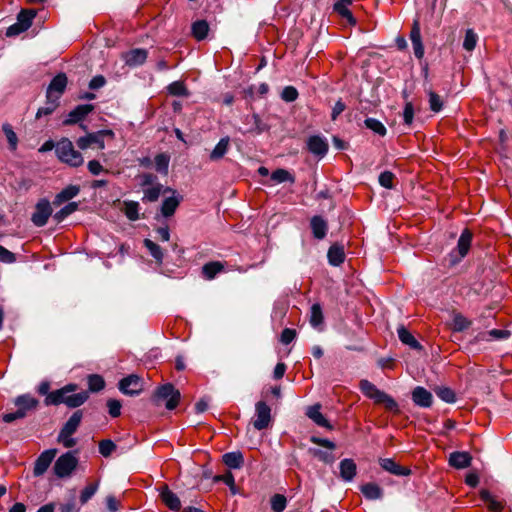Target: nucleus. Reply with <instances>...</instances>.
<instances>
[{"mask_svg":"<svg viewBox=\"0 0 512 512\" xmlns=\"http://www.w3.org/2000/svg\"><path fill=\"white\" fill-rule=\"evenodd\" d=\"M340 478L345 482H351L357 474V465L353 459L345 458L339 464Z\"/></svg>","mask_w":512,"mask_h":512,"instance_id":"obj_19","label":"nucleus"},{"mask_svg":"<svg viewBox=\"0 0 512 512\" xmlns=\"http://www.w3.org/2000/svg\"><path fill=\"white\" fill-rule=\"evenodd\" d=\"M169 94L173 96H188V90L185 84L181 81H174L168 87Z\"/></svg>","mask_w":512,"mask_h":512,"instance_id":"obj_49","label":"nucleus"},{"mask_svg":"<svg viewBox=\"0 0 512 512\" xmlns=\"http://www.w3.org/2000/svg\"><path fill=\"white\" fill-rule=\"evenodd\" d=\"M328 261L333 266H339L345 260L344 248L341 245H332L327 253Z\"/></svg>","mask_w":512,"mask_h":512,"instance_id":"obj_31","label":"nucleus"},{"mask_svg":"<svg viewBox=\"0 0 512 512\" xmlns=\"http://www.w3.org/2000/svg\"><path fill=\"white\" fill-rule=\"evenodd\" d=\"M309 452L320 461L326 464H332L335 461V457L331 452L323 451L317 448H310Z\"/></svg>","mask_w":512,"mask_h":512,"instance_id":"obj_51","label":"nucleus"},{"mask_svg":"<svg viewBox=\"0 0 512 512\" xmlns=\"http://www.w3.org/2000/svg\"><path fill=\"white\" fill-rule=\"evenodd\" d=\"M14 404L17 410L23 413V417L25 418L30 411L37 409L39 401L30 394H22L15 398Z\"/></svg>","mask_w":512,"mask_h":512,"instance_id":"obj_14","label":"nucleus"},{"mask_svg":"<svg viewBox=\"0 0 512 512\" xmlns=\"http://www.w3.org/2000/svg\"><path fill=\"white\" fill-rule=\"evenodd\" d=\"M83 418L82 410H76L67 422L61 428L57 441L66 448H72L76 445V439L72 435L77 431Z\"/></svg>","mask_w":512,"mask_h":512,"instance_id":"obj_3","label":"nucleus"},{"mask_svg":"<svg viewBox=\"0 0 512 512\" xmlns=\"http://www.w3.org/2000/svg\"><path fill=\"white\" fill-rule=\"evenodd\" d=\"M471 241H472V233L468 229H465L461 233V235L458 239V243H457L456 250L459 254V259H461L467 255L470 245H471Z\"/></svg>","mask_w":512,"mask_h":512,"instance_id":"obj_30","label":"nucleus"},{"mask_svg":"<svg viewBox=\"0 0 512 512\" xmlns=\"http://www.w3.org/2000/svg\"><path fill=\"white\" fill-rule=\"evenodd\" d=\"M107 407H108L109 415L111 417L116 418V417L120 416L122 405L119 400L109 399L107 401Z\"/></svg>","mask_w":512,"mask_h":512,"instance_id":"obj_62","label":"nucleus"},{"mask_svg":"<svg viewBox=\"0 0 512 512\" xmlns=\"http://www.w3.org/2000/svg\"><path fill=\"white\" fill-rule=\"evenodd\" d=\"M298 91L294 86H286L282 90L281 98L286 102H293L298 98Z\"/></svg>","mask_w":512,"mask_h":512,"instance_id":"obj_61","label":"nucleus"},{"mask_svg":"<svg viewBox=\"0 0 512 512\" xmlns=\"http://www.w3.org/2000/svg\"><path fill=\"white\" fill-rule=\"evenodd\" d=\"M180 397L179 390L173 384L166 383L157 388L153 395V401L156 405H160L161 402L165 401V407L168 410H173L179 404Z\"/></svg>","mask_w":512,"mask_h":512,"instance_id":"obj_4","label":"nucleus"},{"mask_svg":"<svg viewBox=\"0 0 512 512\" xmlns=\"http://www.w3.org/2000/svg\"><path fill=\"white\" fill-rule=\"evenodd\" d=\"M78 209L77 202H70L54 214V219L59 223Z\"/></svg>","mask_w":512,"mask_h":512,"instance_id":"obj_44","label":"nucleus"},{"mask_svg":"<svg viewBox=\"0 0 512 512\" xmlns=\"http://www.w3.org/2000/svg\"><path fill=\"white\" fill-rule=\"evenodd\" d=\"M36 16V11L33 10V9H22L18 16H17V21L23 26L25 27V30L27 31L31 25H32V21L33 19L35 18Z\"/></svg>","mask_w":512,"mask_h":512,"instance_id":"obj_40","label":"nucleus"},{"mask_svg":"<svg viewBox=\"0 0 512 512\" xmlns=\"http://www.w3.org/2000/svg\"><path fill=\"white\" fill-rule=\"evenodd\" d=\"M77 388V384L69 383L60 389L51 391L48 397H45L44 403L46 406L65 404L71 409L78 408L88 400L89 392L81 391L75 393Z\"/></svg>","mask_w":512,"mask_h":512,"instance_id":"obj_1","label":"nucleus"},{"mask_svg":"<svg viewBox=\"0 0 512 512\" xmlns=\"http://www.w3.org/2000/svg\"><path fill=\"white\" fill-rule=\"evenodd\" d=\"M144 246L148 249L150 255L156 260L158 264H162L164 253L162 248L150 239L144 240Z\"/></svg>","mask_w":512,"mask_h":512,"instance_id":"obj_39","label":"nucleus"},{"mask_svg":"<svg viewBox=\"0 0 512 512\" xmlns=\"http://www.w3.org/2000/svg\"><path fill=\"white\" fill-rule=\"evenodd\" d=\"M229 147L230 138L228 136L221 138L214 149L211 151L209 159L213 162L221 160L228 152Z\"/></svg>","mask_w":512,"mask_h":512,"instance_id":"obj_27","label":"nucleus"},{"mask_svg":"<svg viewBox=\"0 0 512 512\" xmlns=\"http://www.w3.org/2000/svg\"><path fill=\"white\" fill-rule=\"evenodd\" d=\"M116 450V444L110 439H104L99 442V453L103 457H109Z\"/></svg>","mask_w":512,"mask_h":512,"instance_id":"obj_53","label":"nucleus"},{"mask_svg":"<svg viewBox=\"0 0 512 512\" xmlns=\"http://www.w3.org/2000/svg\"><path fill=\"white\" fill-rule=\"evenodd\" d=\"M114 133L111 130H100L93 133H88L87 135L80 137L76 144L79 149L85 150L87 148L92 147L93 145H97L99 149L105 148L104 137L105 136H113Z\"/></svg>","mask_w":512,"mask_h":512,"instance_id":"obj_6","label":"nucleus"},{"mask_svg":"<svg viewBox=\"0 0 512 512\" xmlns=\"http://www.w3.org/2000/svg\"><path fill=\"white\" fill-rule=\"evenodd\" d=\"M98 483L88 484L81 492L80 502L82 505L86 504L97 492Z\"/></svg>","mask_w":512,"mask_h":512,"instance_id":"obj_55","label":"nucleus"},{"mask_svg":"<svg viewBox=\"0 0 512 512\" xmlns=\"http://www.w3.org/2000/svg\"><path fill=\"white\" fill-rule=\"evenodd\" d=\"M160 497L163 503L171 510L178 511L181 508V501L179 497L172 492L167 485H164L160 492Z\"/></svg>","mask_w":512,"mask_h":512,"instance_id":"obj_21","label":"nucleus"},{"mask_svg":"<svg viewBox=\"0 0 512 512\" xmlns=\"http://www.w3.org/2000/svg\"><path fill=\"white\" fill-rule=\"evenodd\" d=\"M256 419L253 421V426L256 430L266 429L271 422V408L264 401H259L255 405Z\"/></svg>","mask_w":512,"mask_h":512,"instance_id":"obj_7","label":"nucleus"},{"mask_svg":"<svg viewBox=\"0 0 512 512\" xmlns=\"http://www.w3.org/2000/svg\"><path fill=\"white\" fill-rule=\"evenodd\" d=\"M224 270V265L219 261H211L203 265L202 276L206 280H213L217 274Z\"/></svg>","mask_w":512,"mask_h":512,"instance_id":"obj_33","label":"nucleus"},{"mask_svg":"<svg viewBox=\"0 0 512 512\" xmlns=\"http://www.w3.org/2000/svg\"><path fill=\"white\" fill-rule=\"evenodd\" d=\"M94 110V105L92 104H82L76 106L70 113L68 117L63 121L64 125H72L79 123L82 121L89 113Z\"/></svg>","mask_w":512,"mask_h":512,"instance_id":"obj_15","label":"nucleus"},{"mask_svg":"<svg viewBox=\"0 0 512 512\" xmlns=\"http://www.w3.org/2000/svg\"><path fill=\"white\" fill-rule=\"evenodd\" d=\"M351 4L352 0H337L334 3L333 9L341 17L345 18L350 25H355L356 19L354 18L352 12L348 9V6H350Z\"/></svg>","mask_w":512,"mask_h":512,"instance_id":"obj_26","label":"nucleus"},{"mask_svg":"<svg viewBox=\"0 0 512 512\" xmlns=\"http://www.w3.org/2000/svg\"><path fill=\"white\" fill-rule=\"evenodd\" d=\"M429 107L433 112H439L443 107V102L438 94L429 91Z\"/></svg>","mask_w":512,"mask_h":512,"instance_id":"obj_60","label":"nucleus"},{"mask_svg":"<svg viewBox=\"0 0 512 512\" xmlns=\"http://www.w3.org/2000/svg\"><path fill=\"white\" fill-rule=\"evenodd\" d=\"M472 322L461 313L453 315L452 329L456 332H462L471 326Z\"/></svg>","mask_w":512,"mask_h":512,"instance_id":"obj_42","label":"nucleus"},{"mask_svg":"<svg viewBox=\"0 0 512 512\" xmlns=\"http://www.w3.org/2000/svg\"><path fill=\"white\" fill-rule=\"evenodd\" d=\"M164 191L163 185L160 183H156L153 186L147 187L143 189V201L155 202L158 200L160 194Z\"/></svg>","mask_w":512,"mask_h":512,"instance_id":"obj_36","label":"nucleus"},{"mask_svg":"<svg viewBox=\"0 0 512 512\" xmlns=\"http://www.w3.org/2000/svg\"><path fill=\"white\" fill-rule=\"evenodd\" d=\"M56 155L61 162L70 167H80L84 163L82 154L75 150L68 138H62L56 143Z\"/></svg>","mask_w":512,"mask_h":512,"instance_id":"obj_2","label":"nucleus"},{"mask_svg":"<svg viewBox=\"0 0 512 512\" xmlns=\"http://www.w3.org/2000/svg\"><path fill=\"white\" fill-rule=\"evenodd\" d=\"M87 168L89 172L94 176H97L102 172H108V170L104 169V167L98 160H90L87 164Z\"/></svg>","mask_w":512,"mask_h":512,"instance_id":"obj_63","label":"nucleus"},{"mask_svg":"<svg viewBox=\"0 0 512 512\" xmlns=\"http://www.w3.org/2000/svg\"><path fill=\"white\" fill-rule=\"evenodd\" d=\"M271 179L273 181H275L276 183H282V182H286V181H290V182L294 181V178L292 177L290 172L285 169H281V168L272 172Z\"/></svg>","mask_w":512,"mask_h":512,"instance_id":"obj_56","label":"nucleus"},{"mask_svg":"<svg viewBox=\"0 0 512 512\" xmlns=\"http://www.w3.org/2000/svg\"><path fill=\"white\" fill-rule=\"evenodd\" d=\"M167 192H171L173 194V196L165 198L161 205V214L166 218L174 215L177 207L179 206V204L182 200L181 196H176V191L173 190L172 188H170V187L164 188L163 193H167Z\"/></svg>","mask_w":512,"mask_h":512,"instance_id":"obj_13","label":"nucleus"},{"mask_svg":"<svg viewBox=\"0 0 512 512\" xmlns=\"http://www.w3.org/2000/svg\"><path fill=\"white\" fill-rule=\"evenodd\" d=\"M380 466L387 472L396 476H408L411 470L396 463L392 458H380Z\"/></svg>","mask_w":512,"mask_h":512,"instance_id":"obj_17","label":"nucleus"},{"mask_svg":"<svg viewBox=\"0 0 512 512\" xmlns=\"http://www.w3.org/2000/svg\"><path fill=\"white\" fill-rule=\"evenodd\" d=\"M412 400L415 405L428 408L432 405L433 396L431 392L421 386H417L412 391Z\"/></svg>","mask_w":512,"mask_h":512,"instance_id":"obj_18","label":"nucleus"},{"mask_svg":"<svg viewBox=\"0 0 512 512\" xmlns=\"http://www.w3.org/2000/svg\"><path fill=\"white\" fill-rule=\"evenodd\" d=\"M118 388L123 394L134 396L143 390V382L139 376L131 374L119 381Z\"/></svg>","mask_w":512,"mask_h":512,"instance_id":"obj_8","label":"nucleus"},{"mask_svg":"<svg viewBox=\"0 0 512 512\" xmlns=\"http://www.w3.org/2000/svg\"><path fill=\"white\" fill-rule=\"evenodd\" d=\"M56 453V449H48L39 455V457L35 461L33 469L34 476H41L47 471L53 459L55 458Z\"/></svg>","mask_w":512,"mask_h":512,"instance_id":"obj_12","label":"nucleus"},{"mask_svg":"<svg viewBox=\"0 0 512 512\" xmlns=\"http://www.w3.org/2000/svg\"><path fill=\"white\" fill-rule=\"evenodd\" d=\"M192 35L198 40H204L209 32V24L206 20H197L192 24Z\"/></svg>","mask_w":512,"mask_h":512,"instance_id":"obj_35","label":"nucleus"},{"mask_svg":"<svg viewBox=\"0 0 512 512\" xmlns=\"http://www.w3.org/2000/svg\"><path fill=\"white\" fill-rule=\"evenodd\" d=\"M2 130L7 138L11 150H16L18 144V137L16 133L13 131V128L10 124H3Z\"/></svg>","mask_w":512,"mask_h":512,"instance_id":"obj_48","label":"nucleus"},{"mask_svg":"<svg viewBox=\"0 0 512 512\" xmlns=\"http://www.w3.org/2000/svg\"><path fill=\"white\" fill-rule=\"evenodd\" d=\"M360 490L368 500L381 499L383 496V489L376 483H366L360 487Z\"/></svg>","mask_w":512,"mask_h":512,"instance_id":"obj_32","label":"nucleus"},{"mask_svg":"<svg viewBox=\"0 0 512 512\" xmlns=\"http://www.w3.org/2000/svg\"><path fill=\"white\" fill-rule=\"evenodd\" d=\"M52 214L50 202L47 199H41L35 206V211L31 216L32 223L37 227L44 226Z\"/></svg>","mask_w":512,"mask_h":512,"instance_id":"obj_9","label":"nucleus"},{"mask_svg":"<svg viewBox=\"0 0 512 512\" xmlns=\"http://www.w3.org/2000/svg\"><path fill=\"white\" fill-rule=\"evenodd\" d=\"M307 149L314 156L319 158H323L328 152V142L327 140L319 135L310 136L306 142Z\"/></svg>","mask_w":512,"mask_h":512,"instance_id":"obj_11","label":"nucleus"},{"mask_svg":"<svg viewBox=\"0 0 512 512\" xmlns=\"http://www.w3.org/2000/svg\"><path fill=\"white\" fill-rule=\"evenodd\" d=\"M79 510L74 497H71L68 502L61 504L59 507V512H79Z\"/></svg>","mask_w":512,"mask_h":512,"instance_id":"obj_64","label":"nucleus"},{"mask_svg":"<svg viewBox=\"0 0 512 512\" xmlns=\"http://www.w3.org/2000/svg\"><path fill=\"white\" fill-rule=\"evenodd\" d=\"M244 123L247 125L245 132L261 134L268 129V126L263 123L260 116L256 113L244 117Z\"/></svg>","mask_w":512,"mask_h":512,"instance_id":"obj_20","label":"nucleus"},{"mask_svg":"<svg viewBox=\"0 0 512 512\" xmlns=\"http://www.w3.org/2000/svg\"><path fill=\"white\" fill-rule=\"evenodd\" d=\"M271 509L274 512H283L287 505L286 497L282 494H275L271 498Z\"/></svg>","mask_w":512,"mask_h":512,"instance_id":"obj_52","label":"nucleus"},{"mask_svg":"<svg viewBox=\"0 0 512 512\" xmlns=\"http://www.w3.org/2000/svg\"><path fill=\"white\" fill-rule=\"evenodd\" d=\"M58 105H59L58 97L51 98V99L46 98L45 106L40 107L38 109V111L36 113V118L39 119L42 116H47V115L52 114L56 110Z\"/></svg>","mask_w":512,"mask_h":512,"instance_id":"obj_41","label":"nucleus"},{"mask_svg":"<svg viewBox=\"0 0 512 512\" xmlns=\"http://www.w3.org/2000/svg\"><path fill=\"white\" fill-rule=\"evenodd\" d=\"M321 406L319 404H315L313 406L308 407L306 415L313 420L318 426L325 427L329 430H332V425L328 422V420L323 416L320 412Z\"/></svg>","mask_w":512,"mask_h":512,"instance_id":"obj_25","label":"nucleus"},{"mask_svg":"<svg viewBox=\"0 0 512 512\" xmlns=\"http://www.w3.org/2000/svg\"><path fill=\"white\" fill-rule=\"evenodd\" d=\"M213 480H214V482L225 483L227 486H229V488L233 494L236 493L234 476L230 471L226 472L223 475H216L213 478Z\"/></svg>","mask_w":512,"mask_h":512,"instance_id":"obj_57","label":"nucleus"},{"mask_svg":"<svg viewBox=\"0 0 512 512\" xmlns=\"http://www.w3.org/2000/svg\"><path fill=\"white\" fill-rule=\"evenodd\" d=\"M310 226L312 230V234L316 239L325 238L328 230V225L326 220L321 216H313L310 220Z\"/></svg>","mask_w":512,"mask_h":512,"instance_id":"obj_22","label":"nucleus"},{"mask_svg":"<svg viewBox=\"0 0 512 512\" xmlns=\"http://www.w3.org/2000/svg\"><path fill=\"white\" fill-rule=\"evenodd\" d=\"M365 126L372 130L374 133L380 135V136H385L386 135V128L385 126L377 119L375 118H367L365 121Z\"/></svg>","mask_w":512,"mask_h":512,"instance_id":"obj_46","label":"nucleus"},{"mask_svg":"<svg viewBox=\"0 0 512 512\" xmlns=\"http://www.w3.org/2000/svg\"><path fill=\"white\" fill-rule=\"evenodd\" d=\"M482 500L487 504L490 512H501L504 505L501 501L496 500L489 491L481 492Z\"/></svg>","mask_w":512,"mask_h":512,"instance_id":"obj_37","label":"nucleus"},{"mask_svg":"<svg viewBox=\"0 0 512 512\" xmlns=\"http://www.w3.org/2000/svg\"><path fill=\"white\" fill-rule=\"evenodd\" d=\"M436 395L446 403H454L456 400L455 393L448 387H438L435 389Z\"/></svg>","mask_w":512,"mask_h":512,"instance_id":"obj_50","label":"nucleus"},{"mask_svg":"<svg viewBox=\"0 0 512 512\" xmlns=\"http://www.w3.org/2000/svg\"><path fill=\"white\" fill-rule=\"evenodd\" d=\"M67 76L64 73L57 74L50 82L47 91L46 98L51 99L58 97L60 99L61 95L64 93L67 86Z\"/></svg>","mask_w":512,"mask_h":512,"instance_id":"obj_10","label":"nucleus"},{"mask_svg":"<svg viewBox=\"0 0 512 512\" xmlns=\"http://www.w3.org/2000/svg\"><path fill=\"white\" fill-rule=\"evenodd\" d=\"M397 334L400 339V341L409 346L411 349L414 350H421L422 345L416 340V338L403 326H399L397 328Z\"/></svg>","mask_w":512,"mask_h":512,"instance_id":"obj_28","label":"nucleus"},{"mask_svg":"<svg viewBox=\"0 0 512 512\" xmlns=\"http://www.w3.org/2000/svg\"><path fill=\"white\" fill-rule=\"evenodd\" d=\"M477 40V34L472 29H468L465 33L463 48L467 51H472L477 44Z\"/></svg>","mask_w":512,"mask_h":512,"instance_id":"obj_54","label":"nucleus"},{"mask_svg":"<svg viewBox=\"0 0 512 512\" xmlns=\"http://www.w3.org/2000/svg\"><path fill=\"white\" fill-rule=\"evenodd\" d=\"M359 388L361 390V392L368 398H372V396L376 393V391L378 390V388L373 384L371 383L370 381L366 380V379H363L360 381L359 383Z\"/></svg>","mask_w":512,"mask_h":512,"instance_id":"obj_58","label":"nucleus"},{"mask_svg":"<svg viewBox=\"0 0 512 512\" xmlns=\"http://www.w3.org/2000/svg\"><path fill=\"white\" fill-rule=\"evenodd\" d=\"M88 387L91 392H99L105 387V381L102 376L92 374L88 376Z\"/></svg>","mask_w":512,"mask_h":512,"instance_id":"obj_45","label":"nucleus"},{"mask_svg":"<svg viewBox=\"0 0 512 512\" xmlns=\"http://www.w3.org/2000/svg\"><path fill=\"white\" fill-rule=\"evenodd\" d=\"M410 40L412 43L414 55L418 59H422L424 56V46L422 43L420 24L418 20L413 22L411 31H410Z\"/></svg>","mask_w":512,"mask_h":512,"instance_id":"obj_16","label":"nucleus"},{"mask_svg":"<svg viewBox=\"0 0 512 512\" xmlns=\"http://www.w3.org/2000/svg\"><path fill=\"white\" fill-rule=\"evenodd\" d=\"M395 175L390 171H384L379 175V183L382 187L392 189Z\"/></svg>","mask_w":512,"mask_h":512,"instance_id":"obj_59","label":"nucleus"},{"mask_svg":"<svg viewBox=\"0 0 512 512\" xmlns=\"http://www.w3.org/2000/svg\"><path fill=\"white\" fill-rule=\"evenodd\" d=\"M78 459L74 455V452H66L61 455L54 463L53 471L59 478H65L72 474L76 469Z\"/></svg>","mask_w":512,"mask_h":512,"instance_id":"obj_5","label":"nucleus"},{"mask_svg":"<svg viewBox=\"0 0 512 512\" xmlns=\"http://www.w3.org/2000/svg\"><path fill=\"white\" fill-rule=\"evenodd\" d=\"M222 461L230 469H240L244 464V457L240 451L228 452L222 456Z\"/></svg>","mask_w":512,"mask_h":512,"instance_id":"obj_29","label":"nucleus"},{"mask_svg":"<svg viewBox=\"0 0 512 512\" xmlns=\"http://www.w3.org/2000/svg\"><path fill=\"white\" fill-rule=\"evenodd\" d=\"M147 59V51L145 49H132L124 55L125 63L128 66H138L143 64Z\"/></svg>","mask_w":512,"mask_h":512,"instance_id":"obj_24","label":"nucleus"},{"mask_svg":"<svg viewBox=\"0 0 512 512\" xmlns=\"http://www.w3.org/2000/svg\"><path fill=\"white\" fill-rule=\"evenodd\" d=\"M79 192V186L69 185L56 195L53 203L54 205H60L63 202L69 201L72 198L76 197L79 194Z\"/></svg>","mask_w":512,"mask_h":512,"instance_id":"obj_34","label":"nucleus"},{"mask_svg":"<svg viewBox=\"0 0 512 512\" xmlns=\"http://www.w3.org/2000/svg\"><path fill=\"white\" fill-rule=\"evenodd\" d=\"M139 203L135 201L124 202V213L126 217L131 221L139 219Z\"/></svg>","mask_w":512,"mask_h":512,"instance_id":"obj_43","label":"nucleus"},{"mask_svg":"<svg viewBox=\"0 0 512 512\" xmlns=\"http://www.w3.org/2000/svg\"><path fill=\"white\" fill-rule=\"evenodd\" d=\"M472 457L468 452H453L449 456V464L457 469L467 468L471 465Z\"/></svg>","mask_w":512,"mask_h":512,"instance_id":"obj_23","label":"nucleus"},{"mask_svg":"<svg viewBox=\"0 0 512 512\" xmlns=\"http://www.w3.org/2000/svg\"><path fill=\"white\" fill-rule=\"evenodd\" d=\"M324 316L322 307L319 303H315L311 306L310 309V324L314 328H318L320 325L323 324Z\"/></svg>","mask_w":512,"mask_h":512,"instance_id":"obj_38","label":"nucleus"},{"mask_svg":"<svg viewBox=\"0 0 512 512\" xmlns=\"http://www.w3.org/2000/svg\"><path fill=\"white\" fill-rule=\"evenodd\" d=\"M170 157L164 153L158 154L155 157V167L159 173L166 175L168 173Z\"/></svg>","mask_w":512,"mask_h":512,"instance_id":"obj_47","label":"nucleus"}]
</instances>
